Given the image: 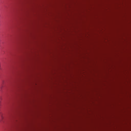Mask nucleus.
<instances>
[{
	"label": "nucleus",
	"instance_id": "1",
	"mask_svg": "<svg viewBox=\"0 0 131 131\" xmlns=\"http://www.w3.org/2000/svg\"><path fill=\"white\" fill-rule=\"evenodd\" d=\"M4 88V81L2 82V83L1 86V89H2Z\"/></svg>",
	"mask_w": 131,
	"mask_h": 131
},
{
	"label": "nucleus",
	"instance_id": "2",
	"mask_svg": "<svg viewBox=\"0 0 131 131\" xmlns=\"http://www.w3.org/2000/svg\"><path fill=\"white\" fill-rule=\"evenodd\" d=\"M2 69V66L1 65V62H0V70Z\"/></svg>",
	"mask_w": 131,
	"mask_h": 131
},
{
	"label": "nucleus",
	"instance_id": "3",
	"mask_svg": "<svg viewBox=\"0 0 131 131\" xmlns=\"http://www.w3.org/2000/svg\"><path fill=\"white\" fill-rule=\"evenodd\" d=\"M2 119H4V117H3V116H2Z\"/></svg>",
	"mask_w": 131,
	"mask_h": 131
},
{
	"label": "nucleus",
	"instance_id": "4",
	"mask_svg": "<svg viewBox=\"0 0 131 131\" xmlns=\"http://www.w3.org/2000/svg\"><path fill=\"white\" fill-rule=\"evenodd\" d=\"M1 103H2V101L0 100V106H1Z\"/></svg>",
	"mask_w": 131,
	"mask_h": 131
}]
</instances>
